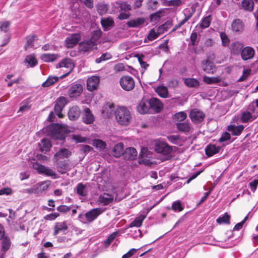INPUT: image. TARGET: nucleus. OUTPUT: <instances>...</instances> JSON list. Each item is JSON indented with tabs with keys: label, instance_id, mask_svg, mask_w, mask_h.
Here are the masks:
<instances>
[{
	"label": "nucleus",
	"instance_id": "f257e3e1",
	"mask_svg": "<svg viewBox=\"0 0 258 258\" xmlns=\"http://www.w3.org/2000/svg\"><path fill=\"white\" fill-rule=\"evenodd\" d=\"M46 131L52 139L59 140H64L69 132L66 126L59 124H52L46 127Z\"/></svg>",
	"mask_w": 258,
	"mask_h": 258
},
{
	"label": "nucleus",
	"instance_id": "f03ea898",
	"mask_svg": "<svg viewBox=\"0 0 258 258\" xmlns=\"http://www.w3.org/2000/svg\"><path fill=\"white\" fill-rule=\"evenodd\" d=\"M116 120L121 125H128L132 120L130 111L125 107H119L114 112Z\"/></svg>",
	"mask_w": 258,
	"mask_h": 258
},
{
	"label": "nucleus",
	"instance_id": "7ed1b4c3",
	"mask_svg": "<svg viewBox=\"0 0 258 258\" xmlns=\"http://www.w3.org/2000/svg\"><path fill=\"white\" fill-rule=\"evenodd\" d=\"M83 91L82 85L76 82L71 85L68 91V95L71 98L77 99L82 94Z\"/></svg>",
	"mask_w": 258,
	"mask_h": 258
},
{
	"label": "nucleus",
	"instance_id": "20e7f679",
	"mask_svg": "<svg viewBox=\"0 0 258 258\" xmlns=\"http://www.w3.org/2000/svg\"><path fill=\"white\" fill-rule=\"evenodd\" d=\"M119 82L122 88L125 91H130L135 87V81L132 77L122 76L120 78Z\"/></svg>",
	"mask_w": 258,
	"mask_h": 258
},
{
	"label": "nucleus",
	"instance_id": "39448f33",
	"mask_svg": "<svg viewBox=\"0 0 258 258\" xmlns=\"http://www.w3.org/2000/svg\"><path fill=\"white\" fill-rule=\"evenodd\" d=\"M155 150L157 153L164 155H169L172 152L171 147L165 142H158L156 143Z\"/></svg>",
	"mask_w": 258,
	"mask_h": 258
},
{
	"label": "nucleus",
	"instance_id": "423d86ee",
	"mask_svg": "<svg viewBox=\"0 0 258 258\" xmlns=\"http://www.w3.org/2000/svg\"><path fill=\"white\" fill-rule=\"evenodd\" d=\"M66 68L69 69L68 72L65 74L61 76L60 77V79H63L68 76L73 70L74 67V64H73L72 60L69 58H65L62 59L60 62H59L56 65V68Z\"/></svg>",
	"mask_w": 258,
	"mask_h": 258
},
{
	"label": "nucleus",
	"instance_id": "0eeeda50",
	"mask_svg": "<svg viewBox=\"0 0 258 258\" xmlns=\"http://www.w3.org/2000/svg\"><path fill=\"white\" fill-rule=\"evenodd\" d=\"M205 117V113L198 109H192L189 113V117L192 121L196 123L201 122Z\"/></svg>",
	"mask_w": 258,
	"mask_h": 258
},
{
	"label": "nucleus",
	"instance_id": "6e6552de",
	"mask_svg": "<svg viewBox=\"0 0 258 258\" xmlns=\"http://www.w3.org/2000/svg\"><path fill=\"white\" fill-rule=\"evenodd\" d=\"M33 168L36 169L39 173L44 174L47 176L56 177V173L52 169L45 167L44 165L36 163L33 165Z\"/></svg>",
	"mask_w": 258,
	"mask_h": 258
},
{
	"label": "nucleus",
	"instance_id": "1a4fd4ad",
	"mask_svg": "<svg viewBox=\"0 0 258 258\" xmlns=\"http://www.w3.org/2000/svg\"><path fill=\"white\" fill-rule=\"evenodd\" d=\"M150 110H153L156 113L160 112L163 108V104L158 99L155 98H152L148 100Z\"/></svg>",
	"mask_w": 258,
	"mask_h": 258
},
{
	"label": "nucleus",
	"instance_id": "9d476101",
	"mask_svg": "<svg viewBox=\"0 0 258 258\" xmlns=\"http://www.w3.org/2000/svg\"><path fill=\"white\" fill-rule=\"evenodd\" d=\"M66 103V98L64 97H60L57 99L54 107V110L55 114L59 117L61 118L63 116L62 114L61 113L63 107Z\"/></svg>",
	"mask_w": 258,
	"mask_h": 258
},
{
	"label": "nucleus",
	"instance_id": "9b49d317",
	"mask_svg": "<svg viewBox=\"0 0 258 258\" xmlns=\"http://www.w3.org/2000/svg\"><path fill=\"white\" fill-rule=\"evenodd\" d=\"M100 82V78L98 76H93L89 78L87 82V88L88 91H93L97 89Z\"/></svg>",
	"mask_w": 258,
	"mask_h": 258
},
{
	"label": "nucleus",
	"instance_id": "f8f14e48",
	"mask_svg": "<svg viewBox=\"0 0 258 258\" xmlns=\"http://www.w3.org/2000/svg\"><path fill=\"white\" fill-rule=\"evenodd\" d=\"M254 50L253 48L246 46L241 51V56L243 60H246L252 58L254 55Z\"/></svg>",
	"mask_w": 258,
	"mask_h": 258
},
{
	"label": "nucleus",
	"instance_id": "ddd939ff",
	"mask_svg": "<svg viewBox=\"0 0 258 258\" xmlns=\"http://www.w3.org/2000/svg\"><path fill=\"white\" fill-rule=\"evenodd\" d=\"M102 210L100 208H95L87 212L85 214V217L89 222L93 221L101 213Z\"/></svg>",
	"mask_w": 258,
	"mask_h": 258
},
{
	"label": "nucleus",
	"instance_id": "4468645a",
	"mask_svg": "<svg viewBox=\"0 0 258 258\" xmlns=\"http://www.w3.org/2000/svg\"><path fill=\"white\" fill-rule=\"evenodd\" d=\"M100 23L104 31H108L114 26V20L110 17L101 18Z\"/></svg>",
	"mask_w": 258,
	"mask_h": 258
},
{
	"label": "nucleus",
	"instance_id": "2eb2a0df",
	"mask_svg": "<svg viewBox=\"0 0 258 258\" xmlns=\"http://www.w3.org/2000/svg\"><path fill=\"white\" fill-rule=\"evenodd\" d=\"M123 156L125 159L133 160L137 156V151L133 147H129L125 149L123 153Z\"/></svg>",
	"mask_w": 258,
	"mask_h": 258
},
{
	"label": "nucleus",
	"instance_id": "dca6fc26",
	"mask_svg": "<svg viewBox=\"0 0 258 258\" xmlns=\"http://www.w3.org/2000/svg\"><path fill=\"white\" fill-rule=\"evenodd\" d=\"M202 68L203 70L208 74H213L215 66L214 63L210 61L209 58L202 61Z\"/></svg>",
	"mask_w": 258,
	"mask_h": 258
},
{
	"label": "nucleus",
	"instance_id": "f3484780",
	"mask_svg": "<svg viewBox=\"0 0 258 258\" xmlns=\"http://www.w3.org/2000/svg\"><path fill=\"white\" fill-rule=\"evenodd\" d=\"M83 121L86 124H91L94 121V116L89 108H85L82 117Z\"/></svg>",
	"mask_w": 258,
	"mask_h": 258
},
{
	"label": "nucleus",
	"instance_id": "a211bd4d",
	"mask_svg": "<svg viewBox=\"0 0 258 258\" xmlns=\"http://www.w3.org/2000/svg\"><path fill=\"white\" fill-rule=\"evenodd\" d=\"M80 36L78 34H73L70 37H68L66 40V46L68 48H72L77 44L80 41Z\"/></svg>",
	"mask_w": 258,
	"mask_h": 258
},
{
	"label": "nucleus",
	"instance_id": "6ab92c4d",
	"mask_svg": "<svg viewBox=\"0 0 258 258\" xmlns=\"http://www.w3.org/2000/svg\"><path fill=\"white\" fill-rule=\"evenodd\" d=\"M145 19L138 17L128 21L126 24L131 28H138L144 25Z\"/></svg>",
	"mask_w": 258,
	"mask_h": 258
},
{
	"label": "nucleus",
	"instance_id": "aec40b11",
	"mask_svg": "<svg viewBox=\"0 0 258 258\" xmlns=\"http://www.w3.org/2000/svg\"><path fill=\"white\" fill-rule=\"evenodd\" d=\"M68 117L71 120H76L79 117L81 110L79 107L73 106L68 111Z\"/></svg>",
	"mask_w": 258,
	"mask_h": 258
},
{
	"label": "nucleus",
	"instance_id": "412c9836",
	"mask_svg": "<svg viewBox=\"0 0 258 258\" xmlns=\"http://www.w3.org/2000/svg\"><path fill=\"white\" fill-rule=\"evenodd\" d=\"M138 111L140 114H146L150 110L148 101L142 100L140 101L137 107Z\"/></svg>",
	"mask_w": 258,
	"mask_h": 258
},
{
	"label": "nucleus",
	"instance_id": "4be33fe9",
	"mask_svg": "<svg viewBox=\"0 0 258 258\" xmlns=\"http://www.w3.org/2000/svg\"><path fill=\"white\" fill-rule=\"evenodd\" d=\"M57 171L61 174L64 173L68 170L69 165L66 160L60 161L59 159H55Z\"/></svg>",
	"mask_w": 258,
	"mask_h": 258
},
{
	"label": "nucleus",
	"instance_id": "5701e85b",
	"mask_svg": "<svg viewBox=\"0 0 258 258\" xmlns=\"http://www.w3.org/2000/svg\"><path fill=\"white\" fill-rule=\"evenodd\" d=\"M113 200V196L107 193H104L98 198V201L103 205H107L111 203Z\"/></svg>",
	"mask_w": 258,
	"mask_h": 258
},
{
	"label": "nucleus",
	"instance_id": "b1692460",
	"mask_svg": "<svg viewBox=\"0 0 258 258\" xmlns=\"http://www.w3.org/2000/svg\"><path fill=\"white\" fill-rule=\"evenodd\" d=\"M220 150V147L216 146L215 145L210 144L206 147L205 149V153L208 157H211L218 153Z\"/></svg>",
	"mask_w": 258,
	"mask_h": 258
},
{
	"label": "nucleus",
	"instance_id": "393cba45",
	"mask_svg": "<svg viewBox=\"0 0 258 258\" xmlns=\"http://www.w3.org/2000/svg\"><path fill=\"white\" fill-rule=\"evenodd\" d=\"M244 129L243 125H229L228 126V130L231 132L233 136H239Z\"/></svg>",
	"mask_w": 258,
	"mask_h": 258
},
{
	"label": "nucleus",
	"instance_id": "a878e982",
	"mask_svg": "<svg viewBox=\"0 0 258 258\" xmlns=\"http://www.w3.org/2000/svg\"><path fill=\"white\" fill-rule=\"evenodd\" d=\"M243 47V44L240 42H233L231 44L230 46L231 52L234 55H238L241 53V51L242 50Z\"/></svg>",
	"mask_w": 258,
	"mask_h": 258
},
{
	"label": "nucleus",
	"instance_id": "bb28decb",
	"mask_svg": "<svg viewBox=\"0 0 258 258\" xmlns=\"http://www.w3.org/2000/svg\"><path fill=\"white\" fill-rule=\"evenodd\" d=\"M114 110V105L113 104H105L102 109V113L106 117H109L113 114Z\"/></svg>",
	"mask_w": 258,
	"mask_h": 258
},
{
	"label": "nucleus",
	"instance_id": "cd10ccee",
	"mask_svg": "<svg viewBox=\"0 0 258 258\" xmlns=\"http://www.w3.org/2000/svg\"><path fill=\"white\" fill-rule=\"evenodd\" d=\"M123 144L122 143H118L113 147L112 154L115 157H119L123 155Z\"/></svg>",
	"mask_w": 258,
	"mask_h": 258
},
{
	"label": "nucleus",
	"instance_id": "c85d7f7f",
	"mask_svg": "<svg viewBox=\"0 0 258 258\" xmlns=\"http://www.w3.org/2000/svg\"><path fill=\"white\" fill-rule=\"evenodd\" d=\"M59 57V55L57 54L44 53L42 54L40 58L45 62L54 61Z\"/></svg>",
	"mask_w": 258,
	"mask_h": 258
},
{
	"label": "nucleus",
	"instance_id": "c756f323",
	"mask_svg": "<svg viewBox=\"0 0 258 258\" xmlns=\"http://www.w3.org/2000/svg\"><path fill=\"white\" fill-rule=\"evenodd\" d=\"M71 155V152L67 149H61L55 155V159H60L68 158Z\"/></svg>",
	"mask_w": 258,
	"mask_h": 258
},
{
	"label": "nucleus",
	"instance_id": "7c9ffc66",
	"mask_svg": "<svg viewBox=\"0 0 258 258\" xmlns=\"http://www.w3.org/2000/svg\"><path fill=\"white\" fill-rule=\"evenodd\" d=\"M243 23L241 20L235 19L232 23V30L236 32H241L243 29Z\"/></svg>",
	"mask_w": 258,
	"mask_h": 258
},
{
	"label": "nucleus",
	"instance_id": "2f4dec72",
	"mask_svg": "<svg viewBox=\"0 0 258 258\" xmlns=\"http://www.w3.org/2000/svg\"><path fill=\"white\" fill-rule=\"evenodd\" d=\"M68 229L67 225L65 222H57L55 224L54 228V235L58 234L60 231H66Z\"/></svg>",
	"mask_w": 258,
	"mask_h": 258
},
{
	"label": "nucleus",
	"instance_id": "473e14b6",
	"mask_svg": "<svg viewBox=\"0 0 258 258\" xmlns=\"http://www.w3.org/2000/svg\"><path fill=\"white\" fill-rule=\"evenodd\" d=\"M254 3L252 0H243L241 2V7L245 10L251 12L253 9Z\"/></svg>",
	"mask_w": 258,
	"mask_h": 258
},
{
	"label": "nucleus",
	"instance_id": "72a5a7b5",
	"mask_svg": "<svg viewBox=\"0 0 258 258\" xmlns=\"http://www.w3.org/2000/svg\"><path fill=\"white\" fill-rule=\"evenodd\" d=\"M156 92L160 97L165 98L168 97V92L166 87L164 86H159L156 88Z\"/></svg>",
	"mask_w": 258,
	"mask_h": 258
},
{
	"label": "nucleus",
	"instance_id": "f704fd0d",
	"mask_svg": "<svg viewBox=\"0 0 258 258\" xmlns=\"http://www.w3.org/2000/svg\"><path fill=\"white\" fill-rule=\"evenodd\" d=\"M176 127L179 131L184 133L189 132L190 129L189 124L187 121L176 123Z\"/></svg>",
	"mask_w": 258,
	"mask_h": 258
},
{
	"label": "nucleus",
	"instance_id": "c9c22d12",
	"mask_svg": "<svg viewBox=\"0 0 258 258\" xmlns=\"http://www.w3.org/2000/svg\"><path fill=\"white\" fill-rule=\"evenodd\" d=\"M184 82L188 87L197 88L200 86V83L198 80L194 78L185 79Z\"/></svg>",
	"mask_w": 258,
	"mask_h": 258
},
{
	"label": "nucleus",
	"instance_id": "e433bc0d",
	"mask_svg": "<svg viewBox=\"0 0 258 258\" xmlns=\"http://www.w3.org/2000/svg\"><path fill=\"white\" fill-rule=\"evenodd\" d=\"M59 78V77L56 76H50L47 79L42 83V86L43 87H48L57 82Z\"/></svg>",
	"mask_w": 258,
	"mask_h": 258
},
{
	"label": "nucleus",
	"instance_id": "4c0bfd02",
	"mask_svg": "<svg viewBox=\"0 0 258 258\" xmlns=\"http://www.w3.org/2000/svg\"><path fill=\"white\" fill-rule=\"evenodd\" d=\"M77 194L82 197H85L87 195L88 191L86 186L82 183H79L76 187Z\"/></svg>",
	"mask_w": 258,
	"mask_h": 258
},
{
	"label": "nucleus",
	"instance_id": "58836bf2",
	"mask_svg": "<svg viewBox=\"0 0 258 258\" xmlns=\"http://www.w3.org/2000/svg\"><path fill=\"white\" fill-rule=\"evenodd\" d=\"M39 145L40 146L41 150L42 152H46L48 151L51 147V144L50 141L46 139H43L41 140V144Z\"/></svg>",
	"mask_w": 258,
	"mask_h": 258
},
{
	"label": "nucleus",
	"instance_id": "ea45409f",
	"mask_svg": "<svg viewBox=\"0 0 258 258\" xmlns=\"http://www.w3.org/2000/svg\"><path fill=\"white\" fill-rule=\"evenodd\" d=\"M94 43L91 41L83 42L80 44V49L83 51H87L92 49Z\"/></svg>",
	"mask_w": 258,
	"mask_h": 258
},
{
	"label": "nucleus",
	"instance_id": "a19ab883",
	"mask_svg": "<svg viewBox=\"0 0 258 258\" xmlns=\"http://www.w3.org/2000/svg\"><path fill=\"white\" fill-rule=\"evenodd\" d=\"M146 216L144 215H140L137 217L133 222L130 224V227H139L142 225V222Z\"/></svg>",
	"mask_w": 258,
	"mask_h": 258
},
{
	"label": "nucleus",
	"instance_id": "79ce46f5",
	"mask_svg": "<svg viewBox=\"0 0 258 258\" xmlns=\"http://www.w3.org/2000/svg\"><path fill=\"white\" fill-rule=\"evenodd\" d=\"M212 21V18L210 15L205 17L203 18L201 23L200 24V27L202 29H205L209 27Z\"/></svg>",
	"mask_w": 258,
	"mask_h": 258
},
{
	"label": "nucleus",
	"instance_id": "37998d69",
	"mask_svg": "<svg viewBox=\"0 0 258 258\" xmlns=\"http://www.w3.org/2000/svg\"><path fill=\"white\" fill-rule=\"evenodd\" d=\"M184 18L179 23L181 26L184 25L188 20H189L194 14V11H190L188 9H185L183 11Z\"/></svg>",
	"mask_w": 258,
	"mask_h": 258
},
{
	"label": "nucleus",
	"instance_id": "c03bdc74",
	"mask_svg": "<svg viewBox=\"0 0 258 258\" xmlns=\"http://www.w3.org/2000/svg\"><path fill=\"white\" fill-rule=\"evenodd\" d=\"M2 241V250L4 251H7L10 247L11 241L8 237H4Z\"/></svg>",
	"mask_w": 258,
	"mask_h": 258
},
{
	"label": "nucleus",
	"instance_id": "a18cd8bd",
	"mask_svg": "<svg viewBox=\"0 0 258 258\" xmlns=\"http://www.w3.org/2000/svg\"><path fill=\"white\" fill-rule=\"evenodd\" d=\"M159 35L160 34L158 31L156 32L154 29H152L150 31L147 38L145 39L144 42H147V40L150 41L154 40L158 38Z\"/></svg>",
	"mask_w": 258,
	"mask_h": 258
},
{
	"label": "nucleus",
	"instance_id": "49530a36",
	"mask_svg": "<svg viewBox=\"0 0 258 258\" xmlns=\"http://www.w3.org/2000/svg\"><path fill=\"white\" fill-rule=\"evenodd\" d=\"M255 117L253 118L251 114L248 112H243L242 113L241 117V120L242 122H247L249 121H251L254 119Z\"/></svg>",
	"mask_w": 258,
	"mask_h": 258
},
{
	"label": "nucleus",
	"instance_id": "de8ad7c7",
	"mask_svg": "<svg viewBox=\"0 0 258 258\" xmlns=\"http://www.w3.org/2000/svg\"><path fill=\"white\" fill-rule=\"evenodd\" d=\"M229 220L230 216L227 213H225L223 216L220 217L218 218H217L216 221L218 223L220 224L222 223L229 224Z\"/></svg>",
	"mask_w": 258,
	"mask_h": 258
},
{
	"label": "nucleus",
	"instance_id": "09e8293b",
	"mask_svg": "<svg viewBox=\"0 0 258 258\" xmlns=\"http://www.w3.org/2000/svg\"><path fill=\"white\" fill-rule=\"evenodd\" d=\"M102 34V31L100 29H98L92 32L91 41L94 43L96 41L98 40Z\"/></svg>",
	"mask_w": 258,
	"mask_h": 258
},
{
	"label": "nucleus",
	"instance_id": "8fccbe9b",
	"mask_svg": "<svg viewBox=\"0 0 258 258\" xmlns=\"http://www.w3.org/2000/svg\"><path fill=\"white\" fill-rule=\"evenodd\" d=\"M25 61L28 62L31 67H34L37 63V61L34 56L32 55H28L26 57Z\"/></svg>",
	"mask_w": 258,
	"mask_h": 258
},
{
	"label": "nucleus",
	"instance_id": "3c124183",
	"mask_svg": "<svg viewBox=\"0 0 258 258\" xmlns=\"http://www.w3.org/2000/svg\"><path fill=\"white\" fill-rule=\"evenodd\" d=\"M186 117L187 114L184 111L177 112L174 115V119L179 121H183Z\"/></svg>",
	"mask_w": 258,
	"mask_h": 258
},
{
	"label": "nucleus",
	"instance_id": "603ef678",
	"mask_svg": "<svg viewBox=\"0 0 258 258\" xmlns=\"http://www.w3.org/2000/svg\"><path fill=\"white\" fill-rule=\"evenodd\" d=\"M111 58V54L109 53L106 52L103 53L101 56L96 59L95 61L96 63H100L102 61H105L108 60Z\"/></svg>",
	"mask_w": 258,
	"mask_h": 258
},
{
	"label": "nucleus",
	"instance_id": "864d4df0",
	"mask_svg": "<svg viewBox=\"0 0 258 258\" xmlns=\"http://www.w3.org/2000/svg\"><path fill=\"white\" fill-rule=\"evenodd\" d=\"M163 11L159 10L158 12L151 14L150 16V20L152 22H156L159 20Z\"/></svg>",
	"mask_w": 258,
	"mask_h": 258
},
{
	"label": "nucleus",
	"instance_id": "5fc2aeb1",
	"mask_svg": "<svg viewBox=\"0 0 258 258\" xmlns=\"http://www.w3.org/2000/svg\"><path fill=\"white\" fill-rule=\"evenodd\" d=\"M158 5L159 3L157 0H149L147 6L149 9L155 10L157 8Z\"/></svg>",
	"mask_w": 258,
	"mask_h": 258
},
{
	"label": "nucleus",
	"instance_id": "6e6d98bb",
	"mask_svg": "<svg viewBox=\"0 0 258 258\" xmlns=\"http://www.w3.org/2000/svg\"><path fill=\"white\" fill-rule=\"evenodd\" d=\"M10 23L9 21L0 22V30L4 32H7L9 30Z\"/></svg>",
	"mask_w": 258,
	"mask_h": 258
},
{
	"label": "nucleus",
	"instance_id": "4d7b16f0",
	"mask_svg": "<svg viewBox=\"0 0 258 258\" xmlns=\"http://www.w3.org/2000/svg\"><path fill=\"white\" fill-rule=\"evenodd\" d=\"M94 145L100 149H104L106 148V143L101 140H95L93 143Z\"/></svg>",
	"mask_w": 258,
	"mask_h": 258
},
{
	"label": "nucleus",
	"instance_id": "13d9d810",
	"mask_svg": "<svg viewBox=\"0 0 258 258\" xmlns=\"http://www.w3.org/2000/svg\"><path fill=\"white\" fill-rule=\"evenodd\" d=\"M72 139L74 140L76 143H84L86 141V139L85 138L82 137L79 135H73Z\"/></svg>",
	"mask_w": 258,
	"mask_h": 258
},
{
	"label": "nucleus",
	"instance_id": "bf43d9fd",
	"mask_svg": "<svg viewBox=\"0 0 258 258\" xmlns=\"http://www.w3.org/2000/svg\"><path fill=\"white\" fill-rule=\"evenodd\" d=\"M172 207L175 211H178V212H180L183 210L181 202L179 201L174 202L172 204Z\"/></svg>",
	"mask_w": 258,
	"mask_h": 258
},
{
	"label": "nucleus",
	"instance_id": "052dcab7",
	"mask_svg": "<svg viewBox=\"0 0 258 258\" xmlns=\"http://www.w3.org/2000/svg\"><path fill=\"white\" fill-rule=\"evenodd\" d=\"M230 137L231 136L229 133L227 132H225L222 135L221 137L219 139V142L220 143L225 142L227 140H229L230 139Z\"/></svg>",
	"mask_w": 258,
	"mask_h": 258
},
{
	"label": "nucleus",
	"instance_id": "680f3d73",
	"mask_svg": "<svg viewBox=\"0 0 258 258\" xmlns=\"http://www.w3.org/2000/svg\"><path fill=\"white\" fill-rule=\"evenodd\" d=\"M169 6L178 7L183 4L182 0H170L168 2Z\"/></svg>",
	"mask_w": 258,
	"mask_h": 258
},
{
	"label": "nucleus",
	"instance_id": "e2e57ef3",
	"mask_svg": "<svg viewBox=\"0 0 258 258\" xmlns=\"http://www.w3.org/2000/svg\"><path fill=\"white\" fill-rule=\"evenodd\" d=\"M57 211L61 213H67L71 210V207L66 205H61L57 208Z\"/></svg>",
	"mask_w": 258,
	"mask_h": 258
},
{
	"label": "nucleus",
	"instance_id": "0e129e2a",
	"mask_svg": "<svg viewBox=\"0 0 258 258\" xmlns=\"http://www.w3.org/2000/svg\"><path fill=\"white\" fill-rule=\"evenodd\" d=\"M167 139L169 142L174 144H177L179 140V137L176 135H170L167 137Z\"/></svg>",
	"mask_w": 258,
	"mask_h": 258
},
{
	"label": "nucleus",
	"instance_id": "69168bd1",
	"mask_svg": "<svg viewBox=\"0 0 258 258\" xmlns=\"http://www.w3.org/2000/svg\"><path fill=\"white\" fill-rule=\"evenodd\" d=\"M116 235V232H114L112 233L108 238L105 240L104 244L106 245H109L111 242L113 241V240L115 238V236Z\"/></svg>",
	"mask_w": 258,
	"mask_h": 258
},
{
	"label": "nucleus",
	"instance_id": "338daca9",
	"mask_svg": "<svg viewBox=\"0 0 258 258\" xmlns=\"http://www.w3.org/2000/svg\"><path fill=\"white\" fill-rule=\"evenodd\" d=\"M249 185L251 191L254 192L258 185V179H254L253 181L249 183Z\"/></svg>",
	"mask_w": 258,
	"mask_h": 258
},
{
	"label": "nucleus",
	"instance_id": "774afa93",
	"mask_svg": "<svg viewBox=\"0 0 258 258\" xmlns=\"http://www.w3.org/2000/svg\"><path fill=\"white\" fill-rule=\"evenodd\" d=\"M59 216V214L58 213H51V214L47 215L45 217V219L46 220H54L55 218H56Z\"/></svg>",
	"mask_w": 258,
	"mask_h": 258
}]
</instances>
